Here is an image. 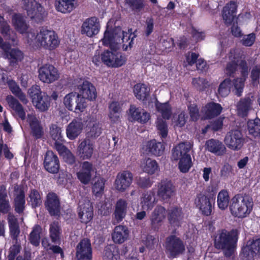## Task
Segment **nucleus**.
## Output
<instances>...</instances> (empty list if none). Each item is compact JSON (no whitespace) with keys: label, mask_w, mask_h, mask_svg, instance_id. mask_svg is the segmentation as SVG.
Here are the masks:
<instances>
[{"label":"nucleus","mask_w":260,"mask_h":260,"mask_svg":"<svg viewBox=\"0 0 260 260\" xmlns=\"http://www.w3.org/2000/svg\"><path fill=\"white\" fill-rule=\"evenodd\" d=\"M116 24V21L114 18L108 22L104 37L100 41L103 45L109 47L111 49H114L110 67L115 68L123 66L126 61L125 55L118 51L117 49L120 47L124 51L131 49L134 40V37H131V34L123 31Z\"/></svg>","instance_id":"1"},{"label":"nucleus","mask_w":260,"mask_h":260,"mask_svg":"<svg viewBox=\"0 0 260 260\" xmlns=\"http://www.w3.org/2000/svg\"><path fill=\"white\" fill-rule=\"evenodd\" d=\"M12 21L16 30L23 35L25 41L32 47L50 51L58 47L60 41L54 30L42 27L35 35L29 30V25L25 22L24 17L19 13L14 14Z\"/></svg>","instance_id":"2"},{"label":"nucleus","mask_w":260,"mask_h":260,"mask_svg":"<svg viewBox=\"0 0 260 260\" xmlns=\"http://www.w3.org/2000/svg\"><path fill=\"white\" fill-rule=\"evenodd\" d=\"M228 64L224 73L228 76H232L235 73L239 66L241 77L235 79L232 84L233 92L237 96H241L244 87V82L249 72L248 67L244 60V56L237 49L231 50L226 57Z\"/></svg>","instance_id":"3"},{"label":"nucleus","mask_w":260,"mask_h":260,"mask_svg":"<svg viewBox=\"0 0 260 260\" xmlns=\"http://www.w3.org/2000/svg\"><path fill=\"white\" fill-rule=\"evenodd\" d=\"M253 208V202L247 197L240 194L235 196L231 200L230 210L232 215L238 218H244L251 213Z\"/></svg>","instance_id":"4"},{"label":"nucleus","mask_w":260,"mask_h":260,"mask_svg":"<svg viewBox=\"0 0 260 260\" xmlns=\"http://www.w3.org/2000/svg\"><path fill=\"white\" fill-rule=\"evenodd\" d=\"M190 148L189 143H182L173 150L172 157L174 159L179 161L178 167L182 173L187 172L192 165L191 157L188 153Z\"/></svg>","instance_id":"5"},{"label":"nucleus","mask_w":260,"mask_h":260,"mask_svg":"<svg viewBox=\"0 0 260 260\" xmlns=\"http://www.w3.org/2000/svg\"><path fill=\"white\" fill-rule=\"evenodd\" d=\"M22 8L27 16L35 22L42 21L47 14L44 7L36 0H23Z\"/></svg>","instance_id":"6"},{"label":"nucleus","mask_w":260,"mask_h":260,"mask_svg":"<svg viewBox=\"0 0 260 260\" xmlns=\"http://www.w3.org/2000/svg\"><path fill=\"white\" fill-rule=\"evenodd\" d=\"M28 94L32 100L34 106L39 111H45L50 106L49 96L45 92H42L40 87L34 85L28 91Z\"/></svg>","instance_id":"7"},{"label":"nucleus","mask_w":260,"mask_h":260,"mask_svg":"<svg viewBox=\"0 0 260 260\" xmlns=\"http://www.w3.org/2000/svg\"><path fill=\"white\" fill-rule=\"evenodd\" d=\"M234 232H229L223 230L215 240V245L218 248L223 249L226 256H230L234 252L235 238Z\"/></svg>","instance_id":"8"},{"label":"nucleus","mask_w":260,"mask_h":260,"mask_svg":"<svg viewBox=\"0 0 260 260\" xmlns=\"http://www.w3.org/2000/svg\"><path fill=\"white\" fill-rule=\"evenodd\" d=\"M63 103L69 110L77 113L84 111L87 106L85 100L75 92L66 94L63 98Z\"/></svg>","instance_id":"9"},{"label":"nucleus","mask_w":260,"mask_h":260,"mask_svg":"<svg viewBox=\"0 0 260 260\" xmlns=\"http://www.w3.org/2000/svg\"><path fill=\"white\" fill-rule=\"evenodd\" d=\"M243 260H254L260 256V238L248 240L243 246L241 253Z\"/></svg>","instance_id":"10"},{"label":"nucleus","mask_w":260,"mask_h":260,"mask_svg":"<svg viewBox=\"0 0 260 260\" xmlns=\"http://www.w3.org/2000/svg\"><path fill=\"white\" fill-rule=\"evenodd\" d=\"M38 77L41 81L44 83L50 84L59 78L58 70L53 66L46 64L38 70Z\"/></svg>","instance_id":"11"},{"label":"nucleus","mask_w":260,"mask_h":260,"mask_svg":"<svg viewBox=\"0 0 260 260\" xmlns=\"http://www.w3.org/2000/svg\"><path fill=\"white\" fill-rule=\"evenodd\" d=\"M224 142L229 149L234 151H238L243 147L244 139L239 131L234 130L226 134Z\"/></svg>","instance_id":"12"},{"label":"nucleus","mask_w":260,"mask_h":260,"mask_svg":"<svg viewBox=\"0 0 260 260\" xmlns=\"http://www.w3.org/2000/svg\"><path fill=\"white\" fill-rule=\"evenodd\" d=\"M101 25L99 19L91 17L86 19L82 23L81 32L82 34L91 38L98 35L100 30Z\"/></svg>","instance_id":"13"},{"label":"nucleus","mask_w":260,"mask_h":260,"mask_svg":"<svg viewBox=\"0 0 260 260\" xmlns=\"http://www.w3.org/2000/svg\"><path fill=\"white\" fill-rule=\"evenodd\" d=\"M133 175L128 171H124L117 174L114 183L115 189L119 192L125 191L131 185Z\"/></svg>","instance_id":"14"},{"label":"nucleus","mask_w":260,"mask_h":260,"mask_svg":"<svg viewBox=\"0 0 260 260\" xmlns=\"http://www.w3.org/2000/svg\"><path fill=\"white\" fill-rule=\"evenodd\" d=\"M78 214L82 223L86 224L92 219L93 207L89 200L85 199L80 202Z\"/></svg>","instance_id":"15"},{"label":"nucleus","mask_w":260,"mask_h":260,"mask_svg":"<svg viewBox=\"0 0 260 260\" xmlns=\"http://www.w3.org/2000/svg\"><path fill=\"white\" fill-rule=\"evenodd\" d=\"M80 167V170L77 172V176L82 183L87 184L90 182L95 169L93 165L88 161H84Z\"/></svg>","instance_id":"16"},{"label":"nucleus","mask_w":260,"mask_h":260,"mask_svg":"<svg viewBox=\"0 0 260 260\" xmlns=\"http://www.w3.org/2000/svg\"><path fill=\"white\" fill-rule=\"evenodd\" d=\"M44 204L46 208L51 215H57L59 213L60 201L55 193L49 192L46 196Z\"/></svg>","instance_id":"17"},{"label":"nucleus","mask_w":260,"mask_h":260,"mask_svg":"<svg viewBox=\"0 0 260 260\" xmlns=\"http://www.w3.org/2000/svg\"><path fill=\"white\" fill-rule=\"evenodd\" d=\"M91 248L88 239L82 240L77 247L76 256L78 260H91Z\"/></svg>","instance_id":"18"},{"label":"nucleus","mask_w":260,"mask_h":260,"mask_svg":"<svg viewBox=\"0 0 260 260\" xmlns=\"http://www.w3.org/2000/svg\"><path fill=\"white\" fill-rule=\"evenodd\" d=\"M79 95L85 100H94L96 97V92L94 86L87 81H83L78 86Z\"/></svg>","instance_id":"19"},{"label":"nucleus","mask_w":260,"mask_h":260,"mask_svg":"<svg viewBox=\"0 0 260 260\" xmlns=\"http://www.w3.org/2000/svg\"><path fill=\"white\" fill-rule=\"evenodd\" d=\"M167 249L171 255L176 256L185 250V246L179 238L171 237L167 240Z\"/></svg>","instance_id":"20"},{"label":"nucleus","mask_w":260,"mask_h":260,"mask_svg":"<svg viewBox=\"0 0 260 260\" xmlns=\"http://www.w3.org/2000/svg\"><path fill=\"white\" fill-rule=\"evenodd\" d=\"M79 5L78 0H56L55 9L57 11L63 14L72 12Z\"/></svg>","instance_id":"21"},{"label":"nucleus","mask_w":260,"mask_h":260,"mask_svg":"<svg viewBox=\"0 0 260 260\" xmlns=\"http://www.w3.org/2000/svg\"><path fill=\"white\" fill-rule=\"evenodd\" d=\"M83 127V125L81 119H74L67 127V137L70 140L76 139L81 133Z\"/></svg>","instance_id":"22"},{"label":"nucleus","mask_w":260,"mask_h":260,"mask_svg":"<svg viewBox=\"0 0 260 260\" xmlns=\"http://www.w3.org/2000/svg\"><path fill=\"white\" fill-rule=\"evenodd\" d=\"M196 207L205 215H209L212 212L211 200L207 196L200 194L195 201Z\"/></svg>","instance_id":"23"},{"label":"nucleus","mask_w":260,"mask_h":260,"mask_svg":"<svg viewBox=\"0 0 260 260\" xmlns=\"http://www.w3.org/2000/svg\"><path fill=\"white\" fill-rule=\"evenodd\" d=\"M44 167L50 173H55L58 171L59 160L56 155L51 151L46 152L44 160Z\"/></svg>","instance_id":"24"},{"label":"nucleus","mask_w":260,"mask_h":260,"mask_svg":"<svg viewBox=\"0 0 260 260\" xmlns=\"http://www.w3.org/2000/svg\"><path fill=\"white\" fill-rule=\"evenodd\" d=\"M142 149L147 154L151 153L159 156L162 154L165 147L161 143L152 140L145 143L142 147Z\"/></svg>","instance_id":"25"},{"label":"nucleus","mask_w":260,"mask_h":260,"mask_svg":"<svg viewBox=\"0 0 260 260\" xmlns=\"http://www.w3.org/2000/svg\"><path fill=\"white\" fill-rule=\"evenodd\" d=\"M94 151L93 144L89 140H84L78 147V154L83 159L91 157Z\"/></svg>","instance_id":"26"},{"label":"nucleus","mask_w":260,"mask_h":260,"mask_svg":"<svg viewBox=\"0 0 260 260\" xmlns=\"http://www.w3.org/2000/svg\"><path fill=\"white\" fill-rule=\"evenodd\" d=\"M26 121L29 124L32 134L37 138H39L43 135L42 127L39 122L35 116L33 112L27 113Z\"/></svg>","instance_id":"27"},{"label":"nucleus","mask_w":260,"mask_h":260,"mask_svg":"<svg viewBox=\"0 0 260 260\" xmlns=\"http://www.w3.org/2000/svg\"><path fill=\"white\" fill-rule=\"evenodd\" d=\"M237 5L236 3L231 2L224 7L222 17L225 22L230 23L235 19L237 14Z\"/></svg>","instance_id":"28"},{"label":"nucleus","mask_w":260,"mask_h":260,"mask_svg":"<svg viewBox=\"0 0 260 260\" xmlns=\"http://www.w3.org/2000/svg\"><path fill=\"white\" fill-rule=\"evenodd\" d=\"M127 228L123 225H118L115 228L112 234V239L116 243L121 244L127 240L128 237Z\"/></svg>","instance_id":"29"},{"label":"nucleus","mask_w":260,"mask_h":260,"mask_svg":"<svg viewBox=\"0 0 260 260\" xmlns=\"http://www.w3.org/2000/svg\"><path fill=\"white\" fill-rule=\"evenodd\" d=\"M206 149L210 152L217 155H222L226 152V148L222 143L213 139L207 141Z\"/></svg>","instance_id":"30"},{"label":"nucleus","mask_w":260,"mask_h":260,"mask_svg":"<svg viewBox=\"0 0 260 260\" xmlns=\"http://www.w3.org/2000/svg\"><path fill=\"white\" fill-rule=\"evenodd\" d=\"M157 194L163 199H167L173 195L175 188L170 181H162L158 186Z\"/></svg>","instance_id":"31"},{"label":"nucleus","mask_w":260,"mask_h":260,"mask_svg":"<svg viewBox=\"0 0 260 260\" xmlns=\"http://www.w3.org/2000/svg\"><path fill=\"white\" fill-rule=\"evenodd\" d=\"M222 107L220 104L210 103L208 104L203 109V113L205 119L211 118L219 115L221 111Z\"/></svg>","instance_id":"32"},{"label":"nucleus","mask_w":260,"mask_h":260,"mask_svg":"<svg viewBox=\"0 0 260 260\" xmlns=\"http://www.w3.org/2000/svg\"><path fill=\"white\" fill-rule=\"evenodd\" d=\"M6 100L9 107L15 112V114L22 120H25L26 118L25 112L18 101L11 95L8 96Z\"/></svg>","instance_id":"33"},{"label":"nucleus","mask_w":260,"mask_h":260,"mask_svg":"<svg viewBox=\"0 0 260 260\" xmlns=\"http://www.w3.org/2000/svg\"><path fill=\"white\" fill-rule=\"evenodd\" d=\"M141 169L145 173L152 175L158 170L157 162L150 158L143 159L140 165Z\"/></svg>","instance_id":"34"},{"label":"nucleus","mask_w":260,"mask_h":260,"mask_svg":"<svg viewBox=\"0 0 260 260\" xmlns=\"http://www.w3.org/2000/svg\"><path fill=\"white\" fill-rule=\"evenodd\" d=\"M127 208V202L123 199L119 200L116 204L114 212L115 218L117 222L122 220L125 217Z\"/></svg>","instance_id":"35"},{"label":"nucleus","mask_w":260,"mask_h":260,"mask_svg":"<svg viewBox=\"0 0 260 260\" xmlns=\"http://www.w3.org/2000/svg\"><path fill=\"white\" fill-rule=\"evenodd\" d=\"M156 200L153 191L148 192L144 193L141 199V205L143 210H150L152 209Z\"/></svg>","instance_id":"36"},{"label":"nucleus","mask_w":260,"mask_h":260,"mask_svg":"<svg viewBox=\"0 0 260 260\" xmlns=\"http://www.w3.org/2000/svg\"><path fill=\"white\" fill-rule=\"evenodd\" d=\"M166 210L162 207H156L152 212L151 221L153 226L156 227L165 218Z\"/></svg>","instance_id":"37"},{"label":"nucleus","mask_w":260,"mask_h":260,"mask_svg":"<svg viewBox=\"0 0 260 260\" xmlns=\"http://www.w3.org/2000/svg\"><path fill=\"white\" fill-rule=\"evenodd\" d=\"M25 198L23 191L21 189L15 190V197L14 198L15 209L17 212L21 213L25 208Z\"/></svg>","instance_id":"38"},{"label":"nucleus","mask_w":260,"mask_h":260,"mask_svg":"<svg viewBox=\"0 0 260 260\" xmlns=\"http://www.w3.org/2000/svg\"><path fill=\"white\" fill-rule=\"evenodd\" d=\"M134 92L138 99L144 101L149 95L150 88L146 84H138L134 86Z\"/></svg>","instance_id":"39"},{"label":"nucleus","mask_w":260,"mask_h":260,"mask_svg":"<svg viewBox=\"0 0 260 260\" xmlns=\"http://www.w3.org/2000/svg\"><path fill=\"white\" fill-rule=\"evenodd\" d=\"M248 134L254 137H260V119L256 118L247 122Z\"/></svg>","instance_id":"40"},{"label":"nucleus","mask_w":260,"mask_h":260,"mask_svg":"<svg viewBox=\"0 0 260 260\" xmlns=\"http://www.w3.org/2000/svg\"><path fill=\"white\" fill-rule=\"evenodd\" d=\"M230 196L227 190L222 189L220 190L218 195L217 203L218 207L222 210L226 209L229 206Z\"/></svg>","instance_id":"41"},{"label":"nucleus","mask_w":260,"mask_h":260,"mask_svg":"<svg viewBox=\"0 0 260 260\" xmlns=\"http://www.w3.org/2000/svg\"><path fill=\"white\" fill-rule=\"evenodd\" d=\"M0 32L4 37L8 40H12L14 42L13 45L17 44V40L15 37H11V33L13 32L9 25L4 21L3 17L0 15Z\"/></svg>","instance_id":"42"},{"label":"nucleus","mask_w":260,"mask_h":260,"mask_svg":"<svg viewBox=\"0 0 260 260\" xmlns=\"http://www.w3.org/2000/svg\"><path fill=\"white\" fill-rule=\"evenodd\" d=\"M50 137L54 141V144L56 149H57V145H62L61 143L62 139L61 130L57 125L53 124L50 126Z\"/></svg>","instance_id":"43"},{"label":"nucleus","mask_w":260,"mask_h":260,"mask_svg":"<svg viewBox=\"0 0 260 260\" xmlns=\"http://www.w3.org/2000/svg\"><path fill=\"white\" fill-rule=\"evenodd\" d=\"M120 256L117 248L114 245L106 247L104 255V260H119Z\"/></svg>","instance_id":"44"},{"label":"nucleus","mask_w":260,"mask_h":260,"mask_svg":"<svg viewBox=\"0 0 260 260\" xmlns=\"http://www.w3.org/2000/svg\"><path fill=\"white\" fill-rule=\"evenodd\" d=\"M4 51L11 63H16L21 61L23 58V53L17 49H10V45L9 48L7 51Z\"/></svg>","instance_id":"45"},{"label":"nucleus","mask_w":260,"mask_h":260,"mask_svg":"<svg viewBox=\"0 0 260 260\" xmlns=\"http://www.w3.org/2000/svg\"><path fill=\"white\" fill-rule=\"evenodd\" d=\"M251 101L250 99L241 100L237 105L238 114L242 117L246 116L251 109Z\"/></svg>","instance_id":"46"},{"label":"nucleus","mask_w":260,"mask_h":260,"mask_svg":"<svg viewBox=\"0 0 260 260\" xmlns=\"http://www.w3.org/2000/svg\"><path fill=\"white\" fill-rule=\"evenodd\" d=\"M56 150L63 159L69 164H73L75 162V157L71 151L63 145H57Z\"/></svg>","instance_id":"47"},{"label":"nucleus","mask_w":260,"mask_h":260,"mask_svg":"<svg viewBox=\"0 0 260 260\" xmlns=\"http://www.w3.org/2000/svg\"><path fill=\"white\" fill-rule=\"evenodd\" d=\"M8 219L11 236L13 238H16L19 234V230L17 219L13 215L10 214Z\"/></svg>","instance_id":"48"},{"label":"nucleus","mask_w":260,"mask_h":260,"mask_svg":"<svg viewBox=\"0 0 260 260\" xmlns=\"http://www.w3.org/2000/svg\"><path fill=\"white\" fill-rule=\"evenodd\" d=\"M232 88V82L230 79L227 78L224 79L219 85L218 93L223 97L228 96L231 91Z\"/></svg>","instance_id":"49"},{"label":"nucleus","mask_w":260,"mask_h":260,"mask_svg":"<svg viewBox=\"0 0 260 260\" xmlns=\"http://www.w3.org/2000/svg\"><path fill=\"white\" fill-rule=\"evenodd\" d=\"M87 127L88 133L93 137L100 135L101 133V127L99 122L94 119L91 120L88 123Z\"/></svg>","instance_id":"50"},{"label":"nucleus","mask_w":260,"mask_h":260,"mask_svg":"<svg viewBox=\"0 0 260 260\" xmlns=\"http://www.w3.org/2000/svg\"><path fill=\"white\" fill-rule=\"evenodd\" d=\"M41 228L39 225H35L29 235V241L33 245L37 246L39 245Z\"/></svg>","instance_id":"51"},{"label":"nucleus","mask_w":260,"mask_h":260,"mask_svg":"<svg viewBox=\"0 0 260 260\" xmlns=\"http://www.w3.org/2000/svg\"><path fill=\"white\" fill-rule=\"evenodd\" d=\"M182 219L181 210L179 208L172 210L169 217L170 222L174 226L179 225L180 220Z\"/></svg>","instance_id":"52"},{"label":"nucleus","mask_w":260,"mask_h":260,"mask_svg":"<svg viewBox=\"0 0 260 260\" xmlns=\"http://www.w3.org/2000/svg\"><path fill=\"white\" fill-rule=\"evenodd\" d=\"M28 202L32 207L40 206L42 203V200L39 192L36 190H31L29 194Z\"/></svg>","instance_id":"53"},{"label":"nucleus","mask_w":260,"mask_h":260,"mask_svg":"<svg viewBox=\"0 0 260 260\" xmlns=\"http://www.w3.org/2000/svg\"><path fill=\"white\" fill-rule=\"evenodd\" d=\"M158 47L162 52L167 53L171 51L174 47V41L171 38H167L161 41Z\"/></svg>","instance_id":"54"},{"label":"nucleus","mask_w":260,"mask_h":260,"mask_svg":"<svg viewBox=\"0 0 260 260\" xmlns=\"http://www.w3.org/2000/svg\"><path fill=\"white\" fill-rule=\"evenodd\" d=\"M156 107L157 111L161 114L164 119H169L171 115V107L168 103H159L156 104Z\"/></svg>","instance_id":"55"},{"label":"nucleus","mask_w":260,"mask_h":260,"mask_svg":"<svg viewBox=\"0 0 260 260\" xmlns=\"http://www.w3.org/2000/svg\"><path fill=\"white\" fill-rule=\"evenodd\" d=\"M114 53V49H107L101 54V60L107 66L110 67Z\"/></svg>","instance_id":"56"},{"label":"nucleus","mask_w":260,"mask_h":260,"mask_svg":"<svg viewBox=\"0 0 260 260\" xmlns=\"http://www.w3.org/2000/svg\"><path fill=\"white\" fill-rule=\"evenodd\" d=\"M6 189L2 187L0 189V212H5L9 209V206L6 200Z\"/></svg>","instance_id":"57"},{"label":"nucleus","mask_w":260,"mask_h":260,"mask_svg":"<svg viewBox=\"0 0 260 260\" xmlns=\"http://www.w3.org/2000/svg\"><path fill=\"white\" fill-rule=\"evenodd\" d=\"M193 87L199 90H203L209 86V82L205 79L196 78L192 80Z\"/></svg>","instance_id":"58"},{"label":"nucleus","mask_w":260,"mask_h":260,"mask_svg":"<svg viewBox=\"0 0 260 260\" xmlns=\"http://www.w3.org/2000/svg\"><path fill=\"white\" fill-rule=\"evenodd\" d=\"M105 181L103 178H99L92 186V191L95 196L101 195L104 191Z\"/></svg>","instance_id":"59"},{"label":"nucleus","mask_w":260,"mask_h":260,"mask_svg":"<svg viewBox=\"0 0 260 260\" xmlns=\"http://www.w3.org/2000/svg\"><path fill=\"white\" fill-rule=\"evenodd\" d=\"M143 109L137 108L135 106H131L127 113L128 119L131 121H137L139 119V115H141Z\"/></svg>","instance_id":"60"},{"label":"nucleus","mask_w":260,"mask_h":260,"mask_svg":"<svg viewBox=\"0 0 260 260\" xmlns=\"http://www.w3.org/2000/svg\"><path fill=\"white\" fill-rule=\"evenodd\" d=\"M59 229L57 222H53L50 225V235L52 242H56L59 240Z\"/></svg>","instance_id":"61"},{"label":"nucleus","mask_w":260,"mask_h":260,"mask_svg":"<svg viewBox=\"0 0 260 260\" xmlns=\"http://www.w3.org/2000/svg\"><path fill=\"white\" fill-rule=\"evenodd\" d=\"M156 127L158 133L162 138H165L168 133L167 125L166 122L161 119H157L156 121Z\"/></svg>","instance_id":"62"},{"label":"nucleus","mask_w":260,"mask_h":260,"mask_svg":"<svg viewBox=\"0 0 260 260\" xmlns=\"http://www.w3.org/2000/svg\"><path fill=\"white\" fill-rule=\"evenodd\" d=\"M173 122L174 126L176 127H181L184 126L186 122L184 112H181L178 116H174Z\"/></svg>","instance_id":"63"},{"label":"nucleus","mask_w":260,"mask_h":260,"mask_svg":"<svg viewBox=\"0 0 260 260\" xmlns=\"http://www.w3.org/2000/svg\"><path fill=\"white\" fill-rule=\"evenodd\" d=\"M260 76V66H256L254 67L251 73V78L252 83L254 85H257L258 84V79Z\"/></svg>","instance_id":"64"}]
</instances>
